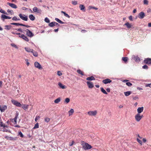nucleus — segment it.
<instances>
[{"instance_id":"1","label":"nucleus","mask_w":151,"mask_h":151,"mask_svg":"<svg viewBox=\"0 0 151 151\" xmlns=\"http://www.w3.org/2000/svg\"><path fill=\"white\" fill-rule=\"evenodd\" d=\"M11 102L14 105L19 107H22L24 110L27 109L29 105L26 104L22 105L19 102L14 100H11Z\"/></svg>"},{"instance_id":"2","label":"nucleus","mask_w":151,"mask_h":151,"mask_svg":"<svg viewBox=\"0 0 151 151\" xmlns=\"http://www.w3.org/2000/svg\"><path fill=\"white\" fill-rule=\"evenodd\" d=\"M8 126L4 124H3L2 122H0V131L4 132H10V131L7 129L8 128Z\"/></svg>"},{"instance_id":"3","label":"nucleus","mask_w":151,"mask_h":151,"mask_svg":"<svg viewBox=\"0 0 151 151\" xmlns=\"http://www.w3.org/2000/svg\"><path fill=\"white\" fill-rule=\"evenodd\" d=\"M81 144L83 148L85 150L90 149L92 147L90 145L83 141L81 142Z\"/></svg>"},{"instance_id":"4","label":"nucleus","mask_w":151,"mask_h":151,"mask_svg":"<svg viewBox=\"0 0 151 151\" xmlns=\"http://www.w3.org/2000/svg\"><path fill=\"white\" fill-rule=\"evenodd\" d=\"M143 115H140L139 114H137L135 116V118L136 121L137 122H139L143 117Z\"/></svg>"},{"instance_id":"5","label":"nucleus","mask_w":151,"mask_h":151,"mask_svg":"<svg viewBox=\"0 0 151 151\" xmlns=\"http://www.w3.org/2000/svg\"><path fill=\"white\" fill-rule=\"evenodd\" d=\"M33 11L34 12L37 13L39 14H41L42 12V10L39 9H38L37 7H34L33 8Z\"/></svg>"},{"instance_id":"6","label":"nucleus","mask_w":151,"mask_h":151,"mask_svg":"<svg viewBox=\"0 0 151 151\" xmlns=\"http://www.w3.org/2000/svg\"><path fill=\"white\" fill-rule=\"evenodd\" d=\"M145 63L148 65H151V58H145L144 60Z\"/></svg>"},{"instance_id":"7","label":"nucleus","mask_w":151,"mask_h":151,"mask_svg":"<svg viewBox=\"0 0 151 151\" xmlns=\"http://www.w3.org/2000/svg\"><path fill=\"white\" fill-rule=\"evenodd\" d=\"M19 16L20 18L23 20L27 21L28 20L27 16H26L24 14H20L19 15Z\"/></svg>"},{"instance_id":"8","label":"nucleus","mask_w":151,"mask_h":151,"mask_svg":"<svg viewBox=\"0 0 151 151\" xmlns=\"http://www.w3.org/2000/svg\"><path fill=\"white\" fill-rule=\"evenodd\" d=\"M88 114L90 116H95L97 114V111L96 110L94 111H90L88 112Z\"/></svg>"},{"instance_id":"9","label":"nucleus","mask_w":151,"mask_h":151,"mask_svg":"<svg viewBox=\"0 0 151 151\" xmlns=\"http://www.w3.org/2000/svg\"><path fill=\"white\" fill-rule=\"evenodd\" d=\"M132 59L136 62L139 63L140 61L139 58L137 55L135 56L133 55L132 57Z\"/></svg>"},{"instance_id":"10","label":"nucleus","mask_w":151,"mask_h":151,"mask_svg":"<svg viewBox=\"0 0 151 151\" xmlns=\"http://www.w3.org/2000/svg\"><path fill=\"white\" fill-rule=\"evenodd\" d=\"M34 65L35 67L39 69H42V68L41 65L37 62H35V63Z\"/></svg>"},{"instance_id":"11","label":"nucleus","mask_w":151,"mask_h":151,"mask_svg":"<svg viewBox=\"0 0 151 151\" xmlns=\"http://www.w3.org/2000/svg\"><path fill=\"white\" fill-rule=\"evenodd\" d=\"M26 35L29 37H32L34 36V34L32 32L28 29L26 30Z\"/></svg>"},{"instance_id":"12","label":"nucleus","mask_w":151,"mask_h":151,"mask_svg":"<svg viewBox=\"0 0 151 151\" xmlns=\"http://www.w3.org/2000/svg\"><path fill=\"white\" fill-rule=\"evenodd\" d=\"M87 85L89 88H92L94 87L93 83L90 81H88L86 82Z\"/></svg>"},{"instance_id":"13","label":"nucleus","mask_w":151,"mask_h":151,"mask_svg":"<svg viewBox=\"0 0 151 151\" xmlns=\"http://www.w3.org/2000/svg\"><path fill=\"white\" fill-rule=\"evenodd\" d=\"M49 25L50 27H53L57 25L58 26H59L60 25L57 23L53 22L49 23Z\"/></svg>"},{"instance_id":"14","label":"nucleus","mask_w":151,"mask_h":151,"mask_svg":"<svg viewBox=\"0 0 151 151\" xmlns=\"http://www.w3.org/2000/svg\"><path fill=\"white\" fill-rule=\"evenodd\" d=\"M19 37L23 39V40L27 42H28L29 40L28 38L23 34H22L21 35H19Z\"/></svg>"},{"instance_id":"15","label":"nucleus","mask_w":151,"mask_h":151,"mask_svg":"<svg viewBox=\"0 0 151 151\" xmlns=\"http://www.w3.org/2000/svg\"><path fill=\"white\" fill-rule=\"evenodd\" d=\"M7 109V106L6 105L0 106V110L1 112L4 111Z\"/></svg>"},{"instance_id":"16","label":"nucleus","mask_w":151,"mask_h":151,"mask_svg":"<svg viewBox=\"0 0 151 151\" xmlns=\"http://www.w3.org/2000/svg\"><path fill=\"white\" fill-rule=\"evenodd\" d=\"M145 16V13L143 12H141L139 14L138 17L140 19H142L144 18Z\"/></svg>"},{"instance_id":"17","label":"nucleus","mask_w":151,"mask_h":151,"mask_svg":"<svg viewBox=\"0 0 151 151\" xmlns=\"http://www.w3.org/2000/svg\"><path fill=\"white\" fill-rule=\"evenodd\" d=\"M7 5L9 6H11L12 8H14V9H17V6L15 4H14L10 3L9 2H8L7 3Z\"/></svg>"},{"instance_id":"18","label":"nucleus","mask_w":151,"mask_h":151,"mask_svg":"<svg viewBox=\"0 0 151 151\" xmlns=\"http://www.w3.org/2000/svg\"><path fill=\"white\" fill-rule=\"evenodd\" d=\"M144 109V108L143 107H139L137 109V111L138 112L137 114H140L143 111Z\"/></svg>"},{"instance_id":"19","label":"nucleus","mask_w":151,"mask_h":151,"mask_svg":"<svg viewBox=\"0 0 151 151\" xmlns=\"http://www.w3.org/2000/svg\"><path fill=\"white\" fill-rule=\"evenodd\" d=\"M18 114L17 113L16 115V116L14 118L12 119L11 120L12 122H13L14 121L15 123H17V119L18 117Z\"/></svg>"},{"instance_id":"20","label":"nucleus","mask_w":151,"mask_h":151,"mask_svg":"<svg viewBox=\"0 0 151 151\" xmlns=\"http://www.w3.org/2000/svg\"><path fill=\"white\" fill-rule=\"evenodd\" d=\"M25 50L28 52H33V51H34L33 50V49H31L29 48L28 47H25Z\"/></svg>"},{"instance_id":"21","label":"nucleus","mask_w":151,"mask_h":151,"mask_svg":"<svg viewBox=\"0 0 151 151\" xmlns=\"http://www.w3.org/2000/svg\"><path fill=\"white\" fill-rule=\"evenodd\" d=\"M86 79L87 81H92L95 80V78L93 76H91L87 78Z\"/></svg>"},{"instance_id":"22","label":"nucleus","mask_w":151,"mask_h":151,"mask_svg":"<svg viewBox=\"0 0 151 151\" xmlns=\"http://www.w3.org/2000/svg\"><path fill=\"white\" fill-rule=\"evenodd\" d=\"M79 8L81 10H82L83 12H85V7L83 5L80 4L79 6Z\"/></svg>"},{"instance_id":"23","label":"nucleus","mask_w":151,"mask_h":151,"mask_svg":"<svg viewBox=\"0 0 151 151\" xmlns=\"http://www.w3.org/2000/svg\"><path fill=\"white\" fill-rule=\"evenodd\" d=\"M124 25H126L127 26V27L128 28H129V29L131 28L132 27V25H131V24H129L128 22H127Z\"/></svg>"},{"instance_id":"24","label":"nucleus","mask_w":151,"mask_h":151,"mask_svg":"<svg viewBox=\"0 0 151 151\" xmlns=\"http://www.w3.org/2000/svg\"><path fill=\"white\" fill-rule=\"evenodd\" d=\"M111 80L108 78L104 79V84H107L111 82Z\"/></svg>"},{"instance_id":"25","label":"nucleus","mask_w":151,"mask_h":151,"mask_svg":"<svg viewBox=\"0 0 151 151\" xmlns=\"http://www.w3.org/2000/svg\"><path fill=\"white\" fill-rule=\"evenodd\" d=\"M68 113H69V116H70L71 115H73V114L74 112V110L71 109L70 110L68 111Z\"/></svg>"},{"instance_id":"26","label":"nucleus","mask_w":151,"mask_h":151,"mask_svg":"<svg viewBox=\"0 0 151 151\" xmlns=\"http://www.w3.org/2000/svg\"><path fill=\"white\" fill-rule=\"evenodd\" d=\"M131 93V92L129 91L125 92L124 93L125 95L126 96H129Z\"/></svg>"},{"instance_id":"27","label":"nucleus","mask_w":151,"mask_h":151,"mask_svg":"<svg viewBox=\"0 0 151 151\" xmlns=\"http://www.w3.org/2000/svg\"><path fill=\"white\" fill-rule=\"evenodd\" d=\"M29 19L32 21L34 20L35 19V17L32 14H30L29 16Z\"/></svg>"},{"instance_id":"28","label":"nucleus","mask_w":151,"mask_h":151,"mask_svg":"<svg viewBox=\"0 0 151 151\" xmlns=\"http://www.w3.org/2000/svg\"><path fill=\"white\" fill-rule=\"evenodd\" d=\"M58 85L60 88L62 89H64L65 88V86L63 85L61 83L59 82L58 83Z\"/></svg>"},{"instance_id":"29","label":"nucleus","mask_w":151,"mask_h":151,"mask_svg":"<svg viewBox=\"0 0 151 151\" xmlns=\"http://www.w3.org/2000/svg\"><path fill=\"white\" fill-rule=\"evenodd\" d=\"M77 72L78 74H81L82 76L84 75L83 72L80 69L78 70H77Z\"/></svg>"},{"instance_id":"30","label":"nucleus","mask_w":151,"mask_h":151,"mask_svg":"<svg viewBox=\"0 0 151 151\" xmlns=\"http://www.w3.org/2000/svg\"><path fill=\"white\" fill-rule=\"evenodd\" d=\"M12 26L9 25H5V29L6 30H9L11 29L12 27Z\"/></svg>"},{"instance_id":"31","label":"nucleus","mask_w":151,"mask_h":151,"mask_svg":"<svg viewBox=\"0 0 151 151\" xmlns=\"http://www.w3.org/2000/svg\"><path fill=\"white\" fill-rule=\"evenodd\" d=\"M61 100V99L60 97H59L54 101V102L56 104H58Z\"/></svg>"},{"instance_id":"32","label":"nucleus","mask_w":151,"mask_h":151,"mask_svg":"<svg viewBox=\"0 0 151 151\" xmlns=\"http://www.w3.org/2000/svg\"><path fill=\"white\" fill-rule=\"evenodd\" d=\"M55 20L58 22L59 23L62 24H63L64 23V22L62 21L61 20H60L59 19L57 18H55Z\"/></svg>"},{"instance_id":"33","label":"nucleus","mask_w":151,"mask_h":151,"mask_svg":"<svg viewBox=\"0 0 151 151\" xmlns=\"http://www.w3.org/2000/svg\"><path fill=\"white\" fill-rule=\"evenodd\" d=\"M1 17L3 20L4 21V19H7V16L4 14H2Z\"/></svg>"},{"instance_id":"34","label":"nucleus","mask_w":151,"mask_h":151,"mask_svg":"<svg viewBox=\"0 0 151 151\" xmlns=\"http://www.w3.org/2000/svg\"><path fill=\"white\" fill-rule=\"evenodd\" d=\"M10 24L12 25H15L17 26H21V24H22L17 23H11Z\"/></svg>"},{"instance_id":"35","label":"nucleus","mask_w":151,"mask_h":151,"mask_svg":"<svg viewBox=\"0 0 151 151\" xmlns=\"http://www.w3.org/2000/svg\"><path fill=\"white\" fill-rule=\"evenodd\" d=\"M70 101V99L69 98H66L65 99V100L64 101V103L66 104L68 103Z\"/></svg>"},{"instance_id":"36","label":"nucleus","mask_w":151,"mask_h":151,"mask_svg":"<svg viewBox=\"0 0 151 151\" xmlns=\"http://www.w3.org/2000/svg\"><path fill=\"white\" fill-rule=\"evenodd\" d=\"M128 58L127 57H123L122 58V60L124 61L125 63H126L127 62V61L128 60Z\"/></svg>"},{"instance_id":"37","label":"nucleus","mask_w":151,"mask_h":151,"mask_svg":"<svg viewBox=\"0 0 151 151\" xmlns=\"http://www.w3.org/2000/svg\"><path fill=\"white\" fill-rule=\"evenodd\" d=\"M61 12L62 13H63L64 14V16H65V17H68V18L70 17L69 16L68 14L66 13L65 12L63 11H61Z\"/></svg>"},{"instance_id":"38","label":"nucleus","mask_w":151,"mask_h":151,"mask_svg":"<svg viewBox=\"0 0 151 151\" xmlns=\"http://www.w3.org/2000/svg\"><path fill=\"white\" fill-rule=\"evenodd\" d=\"M0 12L1 13H2L5 14L6 15H8L7 13L4 10L2 9H0Z\"/></svg>"},{"instance_id":"39","label":"nucleus","mask_w":151,"mask_h":151,"mask_svg":"<svg viewBox=\"0 0 151 151\" xmlns=\"http://www.w3.org/2000/svg\"><path fill=\"white\" fill-rule=\"evenodd\" d=\"M50 119L48 117H46L45 118V121L47 122H50Z\"/></svg>"},{"instance_id":"40","label":"nucleus","mask_w":151,"mask_h":151,"mask_svg":"<svg viewBox=\"0 0 151 151\" xmlns=\"http://www.w3.org/2000/svg\"><path fill=\"white\" fill-rule=\"evenodd\" d=\"M7 12L8 13H9L11 14L12 15L13 14V11L12 10H10L9 9H8Z\"/></svg>"},{"instance_id":"41","label":"nucleus","mask_w":151,"mask_h":151,"mask_svg":"<svg viewBox=\"0 0 151 151\" xmlns=\"http://www.w3.org/2000/svg\"><path fill=\"white\" fill-rule=\"evenodd\" d=\"M33 53V54L34 56L35 57H37L38 56V53L37 52H34L33 51V52H32Z\"/></svg>"},{"instance_id":"42","label":"nucleus","mask_w":151,"mask_h":151,"mask_svg":"<svg viewBox=\"0 0 151 151\" xmlns=\"http://www.w3.org/2000/svg\"><path fill=\"white\" fill-rule=\"evenodd\" d=\"M39 127V125L38 123L35 124V125L34 127L33 128L34 129L38 128Z\"/></svg>"},{"instance_id":"43","label":"nucleus","mask_w":151,"mask_h":151,"mask_svg":"<svg viewBox=\"0 0 151 151\" xmlns=\"http://www.w3.org/2000/svg\"><path fill=\"white\" fill-rule=\"evenodd\" d=\"M57 74L59 76H60L62 75V73L60 71H58Z\"/></svg>"},{"instance_id":"44","label":"nucleus","mask_w":151,"mask_h":151,"mask_svg":"<svg viewBox=\"0 0 151 151\" xmlns=\"http://www.w3.org/2000/svg\"><path fill=\"white\" fill-rule=\"evenodd\" d=\"M72 4L74 5H76L77 4V2L76 1H72Z\"/></svg>"},{"instance_id":"45","label":"nucleus","mask_w":151,"mask_h":151,"mask_svg":"<svg viewBox=\"0 0 151 151\" xmlns=\"http://www.w3.org/2000/svg\"><path fill=\"white\" fill-rule=\"evenodd\" d=\"M45 21L47 23H49L50 22L49 19H48V18L47 17H46L45 18Z\"/></svg>"},{"instance_id":"46","label":"nucleus","mask_w":151,"mask_h":151,"mask_svg":"<svg viewBox=\"0 0 151 151\" xmlns=\"http://www.w3.org/2000/svg\"><path fill=\"white\" fill-rule=\"evenodd\" d=\"M144 3L145 4L147 5L148 3V2L147 0H143Z\"/></svg>"},{"instance_id":"47","label":"nucleus","mask_w":151,"mask_h":151,"mask_svg":"<svg viewBox=\"0 0 151 151\" xmlns=\"http://www.w3.org/2000/svg\"><path fill=\"white\" fill-rule=\"evenodd\" d=\"M126 84L127 86H130L132 85V84L129 82L126 83Z\"/></svg>"},{"instance_id":"48","label":"nucleus","mask_w":151,"mask_h":151,"mask_svg":"<svg viewBox=\"0 0 151 151\" xmlns=\"http://www.w3.org/2000/svg\"><path fill=\"white\" fill-rule=\"evenodd\" d=\"M40 116H36V117L35 119V120L36 122H37V120H38L40 118Z\"/></svg>"},{"instance_id":"49","label":"nucleus","mask_w":151,"mask_h":151,"mask_svg":"<svg viewBox=\"0 0 151 151\" xmlns=\"http://www.w3.org/2000/svg\"><path fill=\"white\" fill-rule=\"evenodd\" d=\"M19 135L20 136V137H23V134H22L21 132H20L19 133Z\"/></svg>"},{"instance_id":"50","label":"nucleus","mask_w":151,"mask_h":151,"mask_svg":"<svg viewBox=\"0 0 151 151\" xmlns=\"http://www.w3.org/2000/svg\"><path fill=\"white\" fill-rule=\"evenodd\" d=\"M142 68L145 69H147L148 67L147 65H145L142 66Z\"/></svg>"},{"instance_id":"51","label":"nucleus","mask_w":151,"mask_h":151,"mask_svg":"<svg viewBox=\"0 0 151 151\" xmlns=\"http://www.w3.org/2000/svg\"><path fill=\"white\" fill-rule=\"evenodd\" d=\"M137 142L139 143L140 144L142 145V142L140 140H139L138 138L137 139Z\"/></svg>"},{"instance_id":"52","label":"nucleus","mask_w":151,"mask_h":151,"mask_svg":"<svg viewBox=\"0 0 151 151\" xmlns=\"http://www.w3.org/2000/svg\"><path fill=\"white\" fill-rule=\"evenodd\" d=\"M11 45L12 46L16 48H17V46L16 45H15V44H11Z\"/></svg>"},{"instance_id":"53","label":"nucleus","mask_w":151,"mask_h":151,"mask_svg":"<svg viewBox=\"0 0 151 151\" xmlns=\"http://www.w3.org/2000/svg\"><path fill=\"white\" fill-rule=\"evenodd\" d=\"M75 142L73 141H72V142H69V145L70 146H72L74 143Z\"/></svg>"},{"instance_id":"54","label":"nucleus","mask_w":151,"mask_h":151,"mask_svg":"<svg viewBox=\"0 0 151 151\" xmlns=\"http://www.w3.org/2000/svg\"><path fill=\"white\" fill-rule=\"evenodd\" d=\"M25 61L26 62V63H27V66H29V63L28 62V59H26L25 60Z\"/></svg>"},{"instance_id":"55","label":"nucleus","mask_w":151,"mask_h":151,"mask_svg":"<svg viewBox=\"0 0 151 151\" xmlns=\"http://www.w3.org/2000/svg\"><path fill=\"white\" fill-rule=\"evenodd\" d=\"M89 7L90 9H94L96 10L98 9V8L96 7H93V6H89Z\"/></svg>"},{"instance_id":"56","label":"nucleus","mask_w":151,"mask_h":151,"mask_svg":"<svg viewBox=\"0 0 151 151\" xmlns=\"http://www.w3.org/2000/svg\"><path fill=\"white\" fill-rule=\"evenodd\" d=\"M12 20L14 21H17V18L16 17H14L12 18Z\"/></svg>"},{"instance_id":"57","label":"nucleus","mask_w":151,"mask_h":151,"mask_svg":"<svg viewBox=\"0 0 151 151\" xmlns=\"http://www.w3.org/2000/svg\"><path fill=\"white\" fill-rule=\"evenodd\" d=\"M21 26H23L25 27H29V26H28V25H25V24H22Z\"/></svg>"},{"instance_id":"58","label":"nucleus","mask_w":151,"mask_h":151,"mask_svg":"<svg viewBox=\"0 0 151 151\" xmlns=\"http://www.w3.org/2000/svg\"><path fill=\"white\" fill-rule=\"evenodd\" d=\"M139 98L137 96H135L133 97V99L134 100H136L138 99Z\"/></svg>"},{"instance_id":"59","label":"nucleus","mask_w":151,"mask_h":151,"mask_svg":"<svg viewBox=\"0 0 151 151\" xmlns=\"http://www.w3.org/2000/svg\"><path fill=\"white\" fill-rule=\"evenodd\" d=\"M146 87H149L151 88V83L147 84L146 85Z\"/></svg>"},{"instance_id":"60","label":"nucleus","mask_w":151,"mask_h":151,"mask_svg":"<svg viewBox=\"0 0 151 151\" xmlns=\"http://www.w3.org/2000/svg\"><path fill=\"white\" fill-rule=\"evenodd\" d=\"M129 20H130V21L133 20L132 17V16H129Z\"/></svg>"},{"instance_id":"61","label":"nucleus","mask_w":151,"mask_h":151,"mask_svg":"<svg viewBox=\"0 0 151 151\" xmlns=\"http://www.w3.org/2000/svg\"><path fill=\"white\" fill-rule=\"evenodd\" d=\"M4 138L7 139H10V138H11V137H9L8 136H6L4 137Z\"/></svg>"},{"instance_id":"62","label":"nucleus","mask_w":151,"mask_h":151,"mask_svg":"<svg viewBox=\"0 0 151 151\" xmlns=\"http://www.w3.org/2000/svg\"><path fill=\"white\" fill-rule=\"evenodd\" d=\"M11 33L12 34H16V35H20V33H15L14 32H11Z\"/></svg>"},{"instance_id":"63","label":"nucleus","mask_w":151,"mask_h":151,"mask_svg":"<svg viewBox=\"0 0 151 151\" xmlns=\"http://www.w3.org/2000/svg\"><path fill=\"white\" fill-rule=\"evenodd\" d=\"M16 30L19 31L21 32H22V29L21 28L18 29H16Z\"/></svg>"},{"instance_id":"64","label":"nucleus","mask_w":151,"mask_h":151,"mask_svg":"<svg viewBox=\"0 0 151 151\" xmlns=\"http://www.w3.org/2000/svg\"><path fill=\"white\" fill-rule=\"evenodd\" d=\"M148 26L149 27H151V23H150L148 24Z\"/></svg>"}]
</instances>
